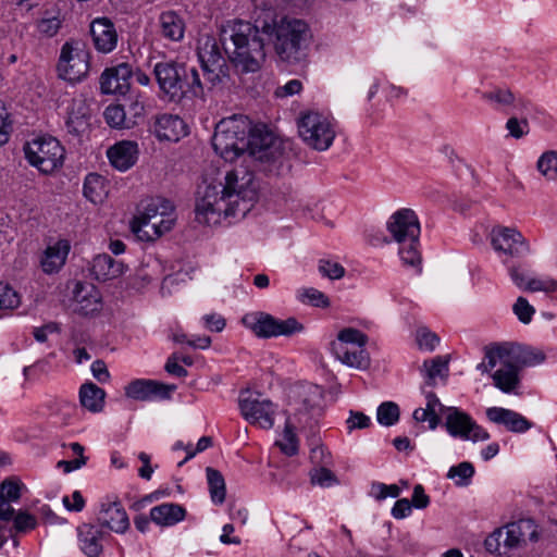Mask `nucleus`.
Listing matches in <instances>:
<instances>
[{"label":"nucleus","instance_id":"61","mask_svg":"<svg viewBox=\"0 0 557 557\" xmlns=\"http://www.w3.org/2000/svg\"><path fill=\"white\" fill-rule=\"evenodd\" d=\"M61 27V21L57 16L47 17L38 21L37 29L40 34L52 37L54 36Z\"/></svg>","mask_w":557,"mask_h":557},{"label":"nucleus","instance_id":"24","mask_svg":"<svg viewBox=\"0 0 557 557\" xmlns=\"http://www.w3.org/2000/svg\"><path fill=\"white\" fill-rule=\"evenodd\" d=\"M450 355H440L423 361L422 377L425 386L446 384L449 376Z\"/></svg>","mask_w":557,"mask_h":557},{"label":"nucleus","instance_id":"2","mask_svg":"<svg viewBox=\"0 0 557 557\" xmlns=\"http://www.w3.org/2000/svg\"><path fill=\"white\" fill-rule=\"evenodd\" d=\"M260 33L274 37V46L278 57L286 62L295 63L305 58L308 39V26L300 20L283 18L280 23L235 20L223 26L221 40L225 51L243 72H257L264 61V40Z\"/></svg>","mask_w":557,"mask_h":557},{"label":"nucleus","instance_id":"15","mask_svg":"<svg viewBox=\"0 0 557 557\" xmlns=\"http://www.w3.org/2000/svg\"><path fill=\"white\" fill-rule=\"evenodd\" d=\"M248 140L249 148L246 154V165L249 166L251 160L268 162L276 158L278 153L276 138L264 126L251 127Z\"/></svg>","mask_w":557,"mask_h":557},{"label":"nucleus","instance_id":"23","mask_svg":"<svg viewBox=\"0 0 557 557\" xmlns=\"http://www.w3.org/2000/svg\"><path fill=\"white\" fill-rule=\"evenodd\" d=\"M90 35L95 48L101 53H109L115 49L117 33L113 23L107 18H96L90 25Z\"/></svg>","mask_w":557,"mask_h":557},{"label":"nucleus","instance_id":"26","mask_svg":"<svg viewBox=\"0 0 557 557\" xmlns=\"http://www.w3.org/2000/svg\"><path fill=\"white\" fill-rule=\"evenodd\" d=\"M153 133L160 140L178 141L187 135L188 129L180 116L164 113L157 116Z\"/></svg>","mask_w":557,"mask_h":557},{"label":"nucleus","instance_id":"52","mask_svg":"<svg viewBox=\"0 0 557 557\" xmlns=\"http://www.w3.org/2000/svg\"><path fill=\"white\" fill-rule=\"evenodd\" d=\"M505 536L506 534L503 528L496 529L485 539V549L491 554L502 556L504 554V552H502V546H504Z\"/></svg>","mask_w":557,"mask_h":557},{"label":"nucleus","instance_id":"58","mask_svg":"<svg viewBox=\"0 0 557 557\" xmlns=\"http://www.w3.org/2000/svg\"><path fill=\"white\" fill-rule=\"evenodd\" d=\"M319 271L331 280H338L345 274V269L339 263L326 260L320 261Z\"/></svg>","mask_w":557,"mask_h":557},{"label":"nucleus","instance_id":"51","mask_svg":"<svg viewBox=\"0 0 557 557\" xmlns=\"http://www.w3.org/2000/svg\"><path fill=\"white\" fill-rule=\"evenodd\" d=\"M440 343L441 338L436 333L420 325V351L433 352Z\"/></svg>","mask_w":557,"mask_h":557},{"label":"nucleus","instance_id":"37","mask_svg":"<svg viewBox=\"0 0 557 557\" xmlns=\"http://www.w3.org/2000/svg\"><path fill=\"white\" fill-rule=\"evenodd\" d=\"M45 406L48 408L49 414L61 423H69L76 411L75 404L66 399L52 398L47 400Z\"/></svg>","mask_w":557,"mask_h":557},{"label":"nucleus","instance_id":"8","mask_svg":"<svg viewBox=\"0 0 557 557\" xmlns=\"http://www.w3.org/2000/svg\"><path fill=\"white\" fill-rule=\"evenodd\" d=\"M242 323L259 338L292 336L304 330V325L293 317L281 320L263 311L246 313Z\"/></svg>","mask_w":557,"mask_h":557},{"label":"nucleus","instance_id":"27","mask_svg":"<svg viewBox=\"0 0 557 557\" xmlns=\"http://www.w3.org/2000/svg\"><path fill=\"white\" fill-rule=\"evenodd\" d=\"M66 132L73 136L83 135L89 127V108L84 99L74 98L67 106Z\"/></svg>","mask_w":557,"mask_h":557},{"label":"nucleus","instance_id":"14","mask_svg":"<svg viewBox=\"0 0 557 557\" xmlns=\"http://www.w3.org/2000/svg\"><path fill=\"white\" fill-rule=\"evenodd\" d=\"M493 248L511 258H521L530 252V245L523 235L516 228L497 226L491 232Z\"/></svg>","mask_w":557,"mask_h":557},{"label":"nucleus","instance_id":"53","mask_svg":"<svg viewBox=\"0 0 557 557\" xmlns=\"http://www.w3.org/2000/svg\"><path fill=\"white\" fill-rule=\"evenodd\" d=\"M371 495L382 500L387 497L396 498L400 494V487L397 484L386 485L384 483L374 482L371 485Z\"/></svg>","mask_w":557,"mask_h":557},{"label":"nucleus","instance_id":"30","mask_svg":"<svg viewBox=\"0 0 557 557\" xmlns=\"http://www.w3.org/2000/svg\"><path fill=\"white\" fill-rule=\"evenodd\" d=\"M79 547L87 557H99L102 553L103 531L94 524H83L77 529Z\"/></svg>","mask_w":557,"mask_h":557},{"label":"nucleus","instance_id":"20","mask_svg":"<svg viewBox=\"0 0 557 557\" xmlns=\"http://www.w3.org/2000/svg\"><path fill=\"white\" fill-rule=\"evenodd\" d=\"M504 547L512 549L527 541L535 542L539 539L537 525L532 519H520L506 524L504 528Z\"/></svg>","mask_w":557,"mask_h":557},{"label":"nucleus","instance_id":"43","mask_svg":"<svg viewBox=\"0 0 557 557\" xmlns=\"http://www.w3.org/2000/svg\"><path fill=\"white\" fill-rule=\"evenodd\" d=\"M399 407L394 401H384L376 409V420L384 426L396 424L399 420Z\"/></svg>","mask_w":557,"mask_h":557},{"label":"nucleus","instance_id":"39","mask_svg":"<svg viewBox=\"0 0 557 557\" xmlns=\"http://www.w3.org/2000/svg\"><path fill=\"white\" fill-rule=\"evenodd\" d=\"M475 469L469 461H462L449 468L446 476L454 481L458 487H467L471 484Z\"/></svg>","mask_w":557,"mask_h":557},{"label":"nucleus","instance_id":"55","mask_svg":"<svg viewBox=\"0 0 557 557\" xmlns=\"http://www.w3.org/2000/svg\"><path fill=\"white\" fill-rule=\"evenodd\" d=\"M22 484L17 481L5 480L0 485V498L8 502H16L21 497Z\"/></svg>","mask_w":557,"mask_h":557},{"label":"nucleus","instance_id":"35","mask_svg":"<svg viewBox=\"0 0 557 557\" xmlns=\"http://www.w3.org/2000/svg\"><path fill=\"white\" fill-rule=\"evenodd\" d=\"M104 398L106 392L94 383H85L79 388V403L90 412L102 411Z\"/></svg>","mask_w":557,"mask_h":557},{"label":"nucleus","instance_id":"25","mask_svg":"<svg viewBox=\"0 0 557 557\" xmlns=\"http://www.w3.org/2000/svg\"><path fill=\"white\" fill-rule=\"evenodd\" d=\"M138 153V144L132 140L119 141L107 151L112 166L121 172L127 171L136 163Z\"/></svg>","mask_w":557,"mask_h":557},{"label":"nucleus","instance_id":"34","mask_svg":"<svg viewBox=\"0 0 557 557\" xmlns=\"http://www.w3.org/2000/svg\"><path fill=\"white\" fill-rule=\"evenodd\" d=\"M185 516V508L174 503H164L150 509L151 521L162 527L174 525L184 520Z\"/></svg>","mask_w":557,"mask_h":557},{"label":"nucleus","instance_id":"7","mask_svg":"<svg viewBox=\"0 0 557 557\" xmlns=\"http://www.w3.org/2000/svg\"><path fill=\"white\" fill-rule=\"evenodd\" d=\"M175 222L174 208L171 201L157 198L150 200L144 211L135 218L137 226L134 231L144 232L150 239L169 232Z\"/></svg>","mask_w":557,"mask_h":557},{"label":"nucleus","instance_id":"41","mask_svg":"<svg viewBox=\"0 0 557 557\" xmlns=\"http://www.w3.org/2000/svg\"><path fill=\"white\" fill-rule=\"evenodd\" d=\"M106 122L114 128L129 129L133 127V123L127 120L126 108L123 104H111L104 110Z\"/></svg>","mask_w":557,"mask_h":557},{"label":"nucleus","instance_id":"5","mask_svg":"<svg viewBox=\"0 0 557 557\" xmlns=\"http://www.w3.org/2000/svg\"><path fill=\"white\" fill-rule=\"evenodd\" d=\"M28 163L44 174H51L63 165L65 150L52 136H38L24 145Z\"/></svg>","mask_w":557,"mask_h":557},{"label":"nucleus","instance_id":"46","mask_svg":"<svg viewBox=\"0 0 557 557\" xmlns=\"http://www.w3.org/2000/svg\"><path fill=\"white\" fill-rule=\"evenodd\" d=\"M412 507L418 508V484L412 487L411 502L407 498L398 499L392 508V516L395 519H404L411 513Z\"/></svg>","mask_w":557,"mask_h":557},{"label":"nucleus","instance_id":"54","mask_svg":"<svg viewBox=\"0 0 557 557\" xmlns=\"http://www.w3.org/2000/svg\"><path fill=\"white\" fill-rule=\"evenodd\" d=\"M513 313L517 315L520 322L528 324L531 322L532 317L535 312L533 306L524 297H518L512 307Z\"/></svg>","mask_w":557,"mask_h":557},{"label":"nucleus","instance_id":"17","mask_svg":"<svg viewBox=\"0 0 557 557\" xmlns=\"http://www.w3.org/2000/svg\"><path fill=\"white\" fill-rule=\"evenodd\" d=\"M497 367L491 374L494 386L505 394H518L521 384V367L513 360L508 348H506V358H503Z\"/></svg>","mask_w":557,"mask_h":557},{"label":"nucleus","instance_id":"12","mask_svg":"<svg viewBox=\"0 0 557 557\" xmlns=\"http://www.w3.org/2000/svg\"><path fill=\"white\" fill-rule=\"evenodd\" d=\"M240 413L250 424L262 429H271L274 425L276 405L270 399L262 398L259 394L247 393L239 397Z\"/></svg>","mask_w":557,"mask_h":557},{"label":"nucleus","instance_id":"56","mask_svg":"<svg viewBox=\"0 0 557 557\" xmlns=\"http://www.w3.org/2000/svg\"><path fill=\"white\" fill-rule=\"evenodd\" d=\"M557 288V281L550 277L545 278H530L528 280L524 290L528 292H544V293H550L556 290Z\"/></svg>","mask_w":557,"mask_h":557},{"label":"nucleus","instance_id":"3","mask_svg":"<svg viewBox=\"0 0 557 557\" xmlns=\"http://www.w3.org/2000/svg\"><path fill=\"white\" fill-rule=\"evenodd\" d=\"M153 73L160 91L174 102L183 98H203V86L196 67H188L184 63L174 61L158 62Z\"/></svg>","mask_w":557,"mask_h":557},{"label":"nucleus","instance_id":"50","mask_svg":"<svg viewBox=\"0 0 557 557\" xmlns=\"http://www.w3.org/2000/svg\"><path fill=\"white\" fill-rule=\"evenodd\" d=\"M18 305V294L10 285L0 282V310L14 309Z\"/></svg>","mask_w":557,"mask_h":557},{"label":"nucleus","instance_id":"48","mask_svg":"<svg viewBox=\"0 0 557 557\" xmlns=\"http://www.w3.org/2000/svg\"><path fill=\"white\" fill-rule=\"evenodd\" d=\"M124 106L126 108L127 120L133 123L134 127L144 117L145 102L141 96L137 95L134 98H129Z\"/></svg>","mask_w":557,"mask_h":557},{"label":"nucleus","instance_id":"63","mask_svg":"<svg viewBox=\"0 0 557 557\" xmlns=\"http://www.w3.org/2000/svg\"><path fill=\"white\" fill-rule=\"evenodd\" d=\"M62 503L69 511L81 512L85 507V499L79 491H74L72 496H63Z\"/></svg>","mask_w":557,"mask_h":557},{"label":"nucleus","instance_id":"62","mask_svg":"<svg viewBox=\"0 0 557 557\" xmlns=\"http://www.w3.org/2000/svg\"><path fill=\"white\" fill-rule=\"evenodd\" d=\"M301 89L302 83L299 79H290L285 85L278 86L274 94L277 98H286L298 95Z\"/></svg>","mask_w":557,"mask_h":557},{"label":"nucleus","instance_id":"21","mask_svg":"<svg viewBox=\"0 0 557 557\" xmlns=\"http://www.w3.org/2000/svg\"><path fill=\"white\" fill-rule=\"evenodd\" d=\"M75 311L82 315H94L102 308L100 292L91 284L77 282L74 289Z\"/></svg>","mask_w":557,"mask_h":557},{"label":"nucleus","instance_id":"60","mask_svg":"<svg viewBox=\"0 0 557 557\" xmlns=\"http://www.w3.org/2000/svg\"><path fill=\"white\" fill-rule=\"evenodd\" d=\"M300 299L302 301H308L309 304L317 307H326L329 306L327 297L314 288H306L300 293Z\"/></svg>","mask_w":557,"mask_h":557},{"label":"nucleus","instance_id":"29","mask_svg":"<svg viewBox=\"0 0 557 557\" xmlns=\"http://www.w3.org/2000/svg\"><path fill=\"white\" fill-rule=\"evenodd\" d=\"M70 249L71 245L66 239H59L53 245L48 246L40 260L42 271L47 274L59 272L65 264Z\"/></svg>","mask_w":557,"mask_h":557},{"label":"nucleus","instance_id":"45","mask_svg":"<svg viewBox=\"0 0 557 557\" xmlns=\"http://www.w3.org/2000/svg\"><path fill=\"white\" fill-rule=\"evenodd\" d=\"M537 170L547 180H557V152L547 151L537 161Z\"/></svg>","mask_w":557,"mask_h":557},{"label":"nucleus","instance_id":"38","mask_svg":"<svg viewBox=\"0 0 557 557\" xmlns=\"http://www.w3.org/2000/svg\"><path fill=\"white\" fill-rule=\"evenodd\" d=\"M207 481L209 485V492L211 499L214 504L221 505L225 500V481L220 471L213 468H207L206 470Z\"/></svg>","mask_w":557,"mask_h":557},{"label":"nucleus","instance_id":"59","mask_svg":"<svg viewBox=\"0 0 557 557\" xmlns=\"http://www.w3.org/2000/svg\"><path fill=\"white\" fill-rule=\"evenodd\" d=\"M506 129L509 132L510 136L519 139L528 134L529 123L525 119L518 120L517 117L512 116L506 122Z\"/></svg>","mask_w":557,"mask_h":557},{"label":"nucleus","instance_id":"42","mask_svg":"<svg viewBox=\"0 0 557 557\" xmlns=\"http://www.w3.org/2000/svg\"><path fill=\"white\" fill-rule=\"evenodd\" d=\"M67 447L72 450L76 458L73 460H60L58 462V468L62 469L65 473L78 470L87 463V457L84 455L85 448L83 445L74 442L70 443Z\"/></svg>","mask_w":557,"mask_h":557},{"label":"nucleus","instance_id":"32","mask_svg":"<svg viewBox=\"0 0 557 557\" xmlns=\"http://www.w3.org/2000/svg\"><path fill=\"white\" fill-rule=\"evenodd\" d=\"M424 400V407H420V423H428V429L434 431L441 424L442 416L447 414L448 407L444 406L433 392H425Z\"/></svg>","mask_w":557,"mask_h":557},{"label":"nucleus","instance_id":"33","mask_svg":"<svg viewBox=\"0 0 557 557\" xmlns=\"http://www.w3.org/2000/svg\"><path fill=\"white\" fill-rule=\"evenodd\" d=\"M159 26L161 35L172 41H181L185 34L184 17L172 10L164 11L159 15Z\"/></svg>","mask_w":557,"mask_h":557},{"label":"nucleus","instance_id":"11","mask_svg":"<svg viewBox=\"0 0 557 557\" xmlns=\"http://www.w3.org/2000/svg\"><path fill=\"white\" fill-rule=\"evenodd\" d=\"M198 60L201 64L207 89H212L222 83L227 75V65L215 39L206 37L199 41L197 50Z\"/></svg>","mask_w":557,"mask_h":557},{"label":"nucleus","instance_id":"40","mask_svg":"<svg viewBox=\"0 0 557 557\" xmlns=\"http://www.w3.org/2000/svg\"><path fill=\"white\" fill-rule=\"evenodd\" d=\"M302 407L306 411H317L320 409L323 400V389L315 384L304 385L300 389Z\"/></svg>","mask_w":557,"mask_h":557},{"label":"nucleus","instance_id":"9","mask_svg":"<svg viewBox=\"0 0 557 557\" xmlns=\"http://www.w3.org/2000/svg\"><path fill=\"white\" fill-rule=\"evenodd\" d=\"M298 132L308 146L319 151L327 150L336 135L333 122L327 116L314 111H309L300 116Z\"/></svg>","mask_w":557,"mask_h":557},{"label":"nucleus","instance_id":"22","mask_svg":"<svg viewBox=\"0 0 557 557\" xmlns=\"http://www.w3.org/2000/svg\"><path fill=\"white\" fill-rule=\"evenodd\" d=\"M486 417L491 422L504 425L513 433H524L532 428V422L521 413L503 407L487 408Z\"/></svg>","mask_w":557,"mask_h":557},{"label":"nucleus","instance_id":"10","mask_svg":"<svg viewBox=\"0 0 557 557\" xmlns=\"http://www.w3.org/2000/svg\"><path fill=\"white\" fill-rule=\"evenodd\" d=\"M89 51L79 41H66L60 52L58 61L59 77L70 83L84 79L89 71Z\"/></svg>","mask_w":557,"mask_h":557},{"label":"nucleus","instance_id":"64","mask_svg":"<svg viewBox=\"0 0 557 557\" xmlns=\"http://www.w3.org/2000/svg\"><path fill=\"white\" fill-rule=\"evenodd\" d=\"M370 418L359 411H350L349 418L346 421L347 429L349 432H351L355 429H366L370 425Z\"/></svg>","mask_w":557,"mask_h":557},{"label":"nucleus","instance_id":"44","mask_svg":"<svg viewBox=\"0 0 557 557\" xmlns=\"http://www.w3.org/2000/svg\"><path fill=\"white\" fill-rule=\"evenodd\" d=\"M503 358H506V347L505 346H494L485 351L484 361L476 366V369L482 373H490L494 368H496L502 361Z\"/></svg>","mask_w":557,"mask_h":557},{"label":"nucleus","instance_id":"57","mask_svg":"<svg viewBox=\"0 0 557 557\" xmlns=\"http://www.w3.org/2000/svg\"><path fill=\"white\" fill-rule=\"evenodd\" d=\"M13 525L17 532H28L36 528L37 520L33 515L21 511L14 517Z\"/></svg>","mask_w":557,"mask_h":557},{"label":"nucleus","instance_id":"1","mask_svg":"<svg viewBox=\"0 0 557 557\" xmlns=\"http://www.w3.org/2000/svg\"><path fill=\"white\" fill-rule=\"evenodd\" d=\"M251 123L247 116L232 115L221 120L212 137L214 151L226 162L242 160L240 165L225 172L222 181L208 184L196 203V220L207 225L239 221L258 200V183L246 165Z\"/></svg>","mask_w":557,"mask_h":557},{"label":"nucleus","instance_id":"47","mask_svg":"<svg viewBox=\"0 0 557 557\" xmlns=\"http://www.w3.org/2000/svg\"><path fill=\"white\" fill-rule=\"evenodd\" d=\"M276 445L287 456H294L298 453V440L289 421L286 422L282 440L277 441Z\"/></svg>","mask_w":557,"mask_h":557},{"label":"nucleus","instance_id":"19","mask_svg":"<svg viewBox=\"0 0 557 557\" xmlns=\"http://www.w3.org/2000/svg\"><path fill=\"white\" fill-rule=\"evenodd\" d=\"M133 70L128 63L106 69L100 76V88L103 94L125 95L131 86Z\"/></svg>","mask_w":557,"mask_h":557},{"label":"nucleus","instance_id":"18","mask_svg":"<svg viewBox=\"0 0 557 557\" xmlns=\"http://www.w3.org/2000/svg\"><path fill=\"white\" fill-rule=\"evenodd\" d=\"M98 521L101 527L123 534L129 529V519L123 505L117 498L107 497L100 505Z\"/></svg>","mask_w":557,"mask_h":557},{"label":"nucleus","instance_id":"6","mask_svg":"<svg viewBox=\"0 0 557 557\" xmlns=\"http://www.w3.org/2000/svg\"><path fill=\"white\" fill-rule=\"evenodd\" d=\"M367 342L368 337L361 331L352 327L344 329L332 343V352L343 364L364 370L370 364L366 349Z\"/></svg>","mask_w":557,"mask_h":557},{"label":"nucleus","instance_id":"36","mask_svg":"<svg viewBox=\"0 0 557 557\" xmlns=\"http://www.w3.org/2000/svg\"><path fill=\"white\" fill-rule=\"evenodd\" d=\"M83 193L95 205L103 202L108 195L106 178L97 173H89L84 181Z\"/></svg>","mask_w":557,"mask_h":557},{"label":"nucleus","instance_id":"13","mask_svg":"<svg viewBox=\"0 0 557 557\" xmlns=\"http://www.w3.org/2000/svg\"><path fill=\"white\" fill-rule=\"evenodd\" d=\"M444 425L450 436L463 441L484 442L490 438V433L485 429L457 407H448Z\"/></svg>","mask_w":557,"mask_h":557},{"label":"nucleus","instance_id":"16","mask_svg":"<svg viewBox=\"0 0 557 557\" xmlns=\"http://www.w3.org/2000/svg\"><path fill=\"white\" fill-rule=\"evenodd\" d=\"M175 385L164 384L149 379H136L125 386V395L139 401L169 399L175 391Z\"/></svg>","mask_w":557,"mask_h":557},{"label":"nucleus","instance_id":"49","mask_svg":"<svg viewBox=\"0 0 557 557\" xmlns=\"http://www.w3.org/2000/svg\"><path fill=\"white\" fill-rule=\"evenodd\" d=\"M311 483L321 487H330L337 483L335 474L325 467L313 469L310 472Z\"/></svg>","mask_w":557,"mask_h":557},{"label":"nucleus","instance_id":"31","mask_svg":"<svg viewBox=\"0 0 557 557\" xmlns=\"http://www.w3.org/2000/svg\"><path fill=\"white\" fill-rule=\"evenodd\" d=\"M125 267L121 261L114 260L110 255H98L92 259L90 273L95 280L106 282L121 276Z\"/></svg>","mask_w":557,"mask_h":557},{"label":"nucleus","instance_id":"4","mask_svg":"<svg viewBox=\"0 0 557 557\" xmlns=\"http://www.w3.org/2000/svg\"><path fill=\"white\" fill-rule=\"evenodd\" d=\"M391 238L383 243H396L398 257L405 267L418 265V215L412 209L403 208L394 212L386 222Z\"/></svg>","mask_w":557,"mask_h":557},{"label":"nucleus","instance_id":"28","mask_svg":"<svg viewBox=\"0 0 557 557\" xmlns=\"http://www.w3.org/2000/svg\"><path fill=\"white\" fill-rule=\"evenodd\" d=\"M481 99L493 110L509 113V108L517 104H523L522 99H517L512 91L507 87L492 86L480 91Z\"/></svg>","mask_w":557,"mask_h":557}]
</instances>
